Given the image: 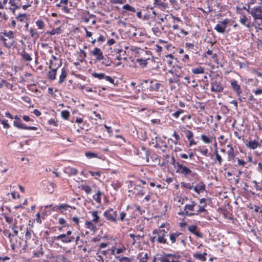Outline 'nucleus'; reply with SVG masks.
<instances>
[{
	"instance_id": "nucleus-1",
	"label": "nucleus",
	"mask_w": 262,
	"mask_h": 262,
	"mask_svg": "<svg viewBox=\"0 0 262 262\" xmlns=\"http://www.w3.org/2000/svg\"><path fill=\"white\" fill-rule=\"evenodd\" d=\"M254 18V25L256 29L262 31V6L255 7L249 12Z\"/></svg>"
},
{
	"instance_id": "nucleus-2",
	"label": "nucleus",
	"mask_w": 262,
	"mask_h": 262,
	"mask_svg": "<svg viewBox=\"0 0 262 262\" xmlns=\"http://www.w3.org/2000/svg\"><path fill=\"white\" fill-rule=\"evenodd\" d=\"M3 34L5 36L8 38V39L1 37V39L3 42L4 45L7 48H11L14 46L15 43V40L14 36V33L12 31H9L8 32L5 31L3 32Z\"/></svg>"
},
{
	"instance_id": "nucleus-3",
	"label": "nucleus",
	"mask_w": 262,
	"mask_h": 262,
	"mask_svg": "<svg viewBox=\"0 0 262 262\" xmlns=\"http://www.w3.org/2000/svg\"><path fill=\"white\" fill-rule=\"evenodd\" d=\"M138 151L137 154L140 163L144 164L148 163V151L144 147L142 146L140 149L138 150Z\"/></svg>"
},
{
	"instance_id": "nucleus-4",
	"label": "nucleus",
	"mask_w": 262,
	"mask_h": 262,
	"mask_svg": "<svg viewBox=\"0 0 262 262\" xmlns=\"http://www.w3.org/2000/svg\"><path fill=\"white\" fill-rule=\"evenodd\" d=\"M61 61H59V63L57 64V67L53 68V61L50 60V63L49 67L50 71L48 73V77L49 79L53 80L56 79L57 71L58 69L61 66Z\"/></svg>"
},
{
	"instance_id": "nucleus-5",
	"label": "nucleus",
	"mask_w": 262,
	"mask_h": 262,
	"mask_svg": "<svg viewBox=\"0 0 262 262\" xmlns=\"http://www.w3.org/2000/svg\"><path fill=\"white\" fill-rule=\"evenodd\" d=\"M104 216L106 219L113 223H116L118 216L117 212L113 209H109L104 213Z\"/></svg>"
},
{
	"instance_id": "nucleus-6",
	"label": "nucleus",
	"mask_w": 262,
	"mask_h": 262,
	"mask_svg": "<svg viewBox=\"0 0 262 262\" xmlns=\"http://www.w3.org/2000/svg\"><path fill=\"white\" fill-rule=\"evenodd\" d=\"M211 91L214 92H222L224 90V87L221 81L217 79H212L211 82Z\"/></svg>"
},
{
	"instance_id": "nucleus-7",
	"label": "nucleus",
	"mask_w": 262,
	"mask_h": 262,
	"mask_svg": "<svg viewBox=\"0 0 262 262\" xmlns=\"http://www.w3.org/2000/svg\"><path fill=\"white\" fill-rule=\"evenodd\" d=\"M177 167V172L184 174L186 177L189 176L192 172V171L187 167L183 166L179 162L176 163Z\"/></svg>"
},
{
	"instance_id": "nucleus-8",
	"label": "nucleus",
	"mask_w": 262,
	"mask_h": 262,
	"mask_svg": "<svg viewBox=\"0 0 262 262\" xmlns=\"http://www.w3.org/2000/svg\"><path fill=\"white\" fill-rule=\"evenodd\" d=\"M54 239L56 240L61 239L62 243H69L74 241L75 237L73 236H69L65 234H62L57 236H55Z\"/></svg>"
},
{
	"instance_id": "nucleus-9",
	"label": "nucleus",
	"mask_w": 262,
	"mask_h": 262,
	"mask_svg": "<svg viewBox=\"0 0 262 262\" xmlns=\"http://www.w3.org/2000/svg\"><path fill=\"white\" fill-rule=\"evenodd\" d=\"M229 23V20L227 19L221 21L219 24H217L215 27L216 30L219 33H224L225 31V29Z\"/></svg>"
},
{
	"instance_id": "nucleus-10",
	"label": "nucleus",
	"mask_w": 262,
	"mask_h": 262,
	"mask_svg": "<svg viewBox=\"0 0 262 262\" xmlns=\"http://www.w3.org/2000/svg\"><path fill=\"white\" fill-rule=\"evenodd\" d=\"M91 53L93 55L96 56L97 60H101L104 59V56L103 54L102 51L100 50V49L98 48H95L94 50L91 52Z\"/></svg>"
},
{
	"instance_id": "nucleus-11",
	"label": "nucleus",
	"mask_w": 262,
	"mask_h": 262,
	"mask_svg": "<svg viewBox=\"0 0 262 262\" xmlns=\"http://www.w3.org/2000/svg\"><path fill=\"white\" fill-rule=\"evenodd\" d=\"M232 88L236 92L237 95L239 96L242 93L240 85L237 83V82L235 80H231L230 81Z\"/></svg>"
},
{
	"instance_id": "nucleus-12",
	"label": "nucleus",
	"mask_w": 262,
	"mask_h": 262,
	"mask_svg": "<svg viewBox=\"0 0 262 262\" xmlns=\"http://www.w3.org/2000/svg\"><path fill=\"white\" fill-rule=\"evenodd\" d=\"M169 262H182V256L177 253L174 254L168 253Z\"/></svg>"
},
{
	"instance_id": "nucleus-13",
	"label": "nucleus",
	"mask_w": 262,
	"mask_h": 262,
	"mask_svg": "<svg viewBox=\"0 0 262 262\" xmlns=\"http://www.w3.org/2000/svg\"><path fill=\"white\" fill-rule=\"evenodd\" d=\"M259 145V143L255 140H250L248 143L246 144L247 147L252 149H256Z\"/></svg>"
},
{
	"instance_id": "nucleus-14",
	"label": "nucleus",
	"mask_w": 262,
	"mask_h": 262,
	"mask_svg": "<svg viewBox=\"0 0 262 262\" xmlns=\"http://www.w3.org/2000/svg\"><path fill=\"white\" fill-rule=\"evenodd\" d=\"M64 172L67 173L69 176H76L78 173V171L76 169L71 167H66L64 170Z\"/></svg>"
},
{
	"instance_id": "nucleus-15",
	"label": "nucleus",
	"mask_w": 262,
	"mask_h": 262,
	"mask_svg": "<svg viewBox=\"0 0 262 262\" xmlns=\"http://www.w3.org/2000/svg\"><path fill=\"white\" fill-rule=\"evenodd\" d=\"M14 125L17 128L24 129L26 125L21 122L20 119L17 116L14 117Z\"/></svg>"
},
{
	"instance_id": "nucleus-16",
	"label": "nucleus",
	"mask_w": 262,
	"mask_h": 262,
	"mask_svg": "<svg viewBox=\"0 0 262 262\" xmlns=\"http://www.w3.org/2000/svg\"><path fill=\"white\" fill-rule=\"evenodd\" d=\"M227 146L230 148V149L227 152L228 160L229 161H232L233 162H234V158L235 156L234 154L233 148L230 145H228Z\"/></svg>"
},
{
	"instance_id": "nucleus-17",
	"label": "nucleus",
	"mask_w": 262,
	"mask_h": 262,
	"mask_svg": "<svg viewBox=\"0 0 262 262\" xmlns=\"http://www.w3.org/2000/svg\"><path fill=\"white\" fill-rule=\"evenodd\" d=\"M33 233V231L31 230H28V229L26 230V233H25V245H24V247L23 248V249H25L26 247L27 246V243L28 241L31 239L32 238V234Z\"/></svg>"
},
{
	"instance_id": "nucleus-18",
	"label": "nucleus",
	"mask_w": 262,
	"mask_h": 262,
	"mask_svg": "<svg viewBox=\"0 0 262 262\" xmlns=\"http://www.w3.org/2000/svg\"><path fill=\"white\" fill-rule=\"evenodd\" d=\"M195 192L199 194L201 192L204 191L205 189V185L203 183L201 182L198 184L196 186L193 188Z\"/></svg>"
},
{
	"instance_id": "nucleus-19",
	"label": "nucleus",
	"mask_w": 262,
	"mask_h": 262,
	"mask_svg": "<svg viewBox=\"0 0 262 262\" xmlns=\"http://www.w3.org/2000/svg\"><path fill=\"white\" fill-rule=\"evenodd\" d=\"M207 255L206 253H194L193 256L198 259L202 261H205L206 260L205 256Z\"/></svg>"
},
{
	"instance_id": "nucleus-20",
	"label": "nucleus",
	"mask_w": 262,
	"mask_h": 262,
	"mask_svg": "<svg viewBox=\"0 0 262 262\" xmlns=\"http://www.w3.org/2000/svg\"><path fill=\"white\" fill-rule=\"evenodd\" d=\"M67 74L66 71V69L64 68H63L61 69V74L59 77V83H62L65 80L66 78L67 77Z\"/></svg>"
},
{
	"instance_id": "nucleus-21",
	"label": "nucleus",
	"mask_w": 262,
	"mask_h": 262,
	"mask_svg": "<svg viewBox=\"0 0 262 262\" xmlns=\"http://www.w3.org/2000/svg\"><path fill=\"white\" fill-rule=\"evenodd\" d=\"M182 235V234L180 232H175V233H172L170 234V239L171 242V243H174L176 241V239L177 237H178L180 235Z\"/></svg>"
},
{
	"instance_id": "nucleus-22",
	"label": "nucleus",
	"mask_w": 262,
	"mask_h": 262,
	"mask_svg": "<svg viewBox=\"0 0 262 262\" xmlns=\"http://www.w3.org/2000/svg\"><path fill=\"white\" fill-rule=\"evenodd\" d=\"M168 256V253H163L157 259L160 261V262H169V259Z\"/></svg>"
},
{
	"instance_id": "nucleus-23",
	"label": "nucleus",
	"mask_w": 262,
	"mask_h": 262,
	"mask_svg": "<svg viewBox=\"0 0 262 262\" xmlns=\"http://www.w3.org/2000/svg\"><path fill=\"white\" fill-rule=\"evenodd\" d=\"M192 73L194 74H203L204 73V68L199 67L192 69Z\"/></svg>"
},
{
	"instance_id": "nucleus-24",
	"label": "nucleus",
	"mask_w": 262,
	"mask_h": 262,
	"mask_svg": "<svg viewBox=\"0 0 262 262\" xmlns=\"http://www.w3.org/2000/svg\"><path fill=\"white\" fill-rule=\"evenodd\" d=\"M134 190H135V191L134 192L136 195H143L144 194V193L143 191L142 188L140 185H138V186H136V187H135Z\"/></svg>"
},
{
	"instance_id": "nucleus-25",
	"label": "nucleus",
	"mask_w": 262,
	"mask_h": 262,
	"mask_svg": "<svg viewBox=\"0 0 262 262\" xmlns=\"http://www.w3.org/2000/svg\"><path fill=\"white\" fill-rule=\"evenodd\" d=\"M116 258L119 260V262H131L133 260L132 258L127 257H120V256H116Z\"/></svg>"
},
{
	"instance_id": "nucleus-26",
	"label": "nucleus",
	"mask_w": 262,
	"mask_h": 262,
	"mask_svg": "<svg viewBox=\"0 0 262 262\" xmlns=\"http://www.w3.org/2000/svg\"><path fill=\"white\" fill-rule=\"evenodd\" d=\"M102 194V193L100 191L98 190L97 192L96 193V195H94L93 196V199L98 203L101 202V196Z\"/></svg>"
},
{
	"instance_id": "nucleus-27",
	"label": "nucleus",
	"mask_w": 262,
	"mask_h": 262,
	"mask_svg": "<svg viewBox=\"0 0 262 262\" xmlns=\"http://www.w3.org/2000/svg\"><path fill=\"white\" fill-rule=\"evenodd\" d=\"M43 254V252L41 247V245L39 247V249L38 251H33V255L35 257H39Z\"/></svg>"
},
{
	"instance_id": "nucleus-28",
	"label": "nucleus",
	"mask_w": 262,
	"mask_h": 262,
	"mask_svg": "<svg viewBox=\"0 0 262 262\" xmlns=\"http://www.w3.org/2000/svg\"><path fill=\"white\" fill-rule=\"evenodd\" d=\"M31 36L34 39H37L39 37V33L36 31L34 29L31 28L29 30Z\"/></svg>"
},
{
	"instance_id": "nucleus-29",
	"label": "nucleus",
	"mask_w": 262,
	"mask_h": 262,
	"mask_svg": "<svg viewBox=\"0 0 262 262\" xmlns=\"http://www.w3.org/2000/svg\"><path fill=\"white\" fill-rule=\"evenodd\" d=\"M21 57L26 61H30L32 59L31 56L26 52H24L23 53H22Z\"/></svg>"
},
{
	"instance_id": "nucleus-30",
	"label": "nucleus",
	"mask_w": 262,
	"mask_h": 262,
	"mask_svg": "<svg viewBox=\"0 0 262 262\" xmlns=\"http://www.w3.org/2000/svg\"><path fill=\"white\" fill-rule=\"evenodd\" d=\"M92 75L93 77L98 78L100 80L104 79L105 75L104 73H92Z\"/></svg>"
},
{
	"instance_id": "nucleus-31",
	"label": "nucleus",
	"mask_w": 262,
	"mask_h": 262,
	"mask_svg": "<svg viewBox=\"0 0 262 262\" xmlns=\"http://www.w3.org/2000/svg\"><path fill=\"white\" fill-rule=\"evenodd\" d=\"M18 220H19L20 221L21 220V219L20 218L19 215L17 216V219H15L14 223L13 224L12 229H17L18 228L19 223Z\"/></svg>"
},
{
	"instance_id": "nucleus-32",
	"label": "nucleus",
	"mask_w": 262,
	"mask_h": 262,
	"mask_svg": "<svg viewBox=\"0 0 262 262\" xmlns=\"http://www.w3.org/2000/svg\"><path fill=\"white\" fill-rule=\"evenodd\" d=\"M98 214V212L97 211H93L92 213V216L93 217L92 221L94 223H97L99 219V217Z\"/></svg>"
},
{
	"instance_id": "nucleus-33",
	"label": "nucleus",
	"mask_w": 262,
	"mask_h": 262,
	"mask_svg": "<svg viewBox=\"0 0 262 262\" xmlns=\"http://www.w3.org/2000/svg\"><path fill=\"white\" fill-rule=\"evenodd\" d=\"M195 203L194 202H192L191 204H186L185 206L184 210L186 211V210L192 211L194 209V207L195 206Z\"/></svg>"
},
{
	"instance_id": "nucleus-34",
	"label": "nucleus",
	"mask_w": 262,
	"mask_h": 262,
	"mask_svg": "<svg viewBox=\"0 0 262 262\" xmlns=\"http://www.w3.org/2000/svg\"><path fill=\"white\" fill-rule=\"evenodd\" d=\"M4 234H5L6 236H7L9 238L10 242L11 243V247H12V249H14V246H15V244L12 242V238L14 237V235H11L10 233H8V232H4Z\"/></svg>"
},
{
	"instance_id": "nucleus-35",
	"label": "nucleus",
	"mask_w": 262,
	"mask_h": 262,
	"mask_svg": "<svg viewBox=\"0 0 262 262\" xmlns=\"http://www.w3.org/2000/svg\"><path fill=\"white\" fill-rule=\"evenodd\" d=\"M184 113V111L181 108H179L177 112L172 114V116L176 119L180 117V115Z\"/></svg>"
},
{
	"instance_id": "nucleus-36",
	"label": "nucleus",
	"mask_w": 262,
	"mask_h": 262,
	"mask_svg": "<svg viewBox=\"0 0 262 262\" xmlns=\"http://www.w3.org/2000/svg\"><path fill=\"white\" fill-rule=\"evenodd\" d=\"M123 9H125L126 10L130 11V12H136L135 8H134L133 7L131 6H130L128 4H126V5H125L124 6H123Z\"/></svg>"
},
{
	"instance_id": "nucleus-37",
	"label": "nucleus",
	"mask_w": 262,
	"mask_h": 262,
	"mask_svg": "<svg viewBox=\"0 0 262 262\" xmlns=\"http://www.w3.org/2000/svg\"><path fill=\"white\" fill-rule=\"evenodd\" d=\"M81 189L84 190L87 194L91 193L92 189L89 185H82Z\"/></svg>"
},
{
	"instance_id": "nucleus-38",
	"label": "nucleus",
	"mask_w": 262,
	"mask_h": 262,
	"mask_svg": "<svg viewBox=\"0 0 262 262\" xmlns=\"http://www.w3.org/2000/svg\"><path fill=\"white\" fill-rule=\"evenodd\" d=\"M215 154L216 156V159L217 161L219 164L221 165L222 164L223 160L221 156L219 154L217 149L215 150Z\"/></svg>"
},
{
	"instance_id": "nucleus-39",
	"label": "nucleus",
	"mask_w": 262,
	"mask_h": 262,
	"mask_svg": "<svg viewBox=\"0 0 262 262\" xmlns=\"http://www.w3.org/2000/svg\"><path fill=\"white\" fill-rule=\"evenodd\" d=\"M85 156L88 158H89V159L97 157V155L96 154H95L94 152H85Z\"/></svg>"
},
{
	"instance_id": "nucleus-40",
	"label": "nucleus",
	"mask_w": 262,
	"mask_h": 262,
	"mask_svg": "<svg viewBox=\"0 0 262 262\" xmlns=\"http://www.w3.org/2000/svg\"><path fill=\"white\" fill-rule=\"evenodd\" d=\"M61 117L64 119H68L70 116V112L68 111H63L61 113Z\"/></svg>"
},
{
	"instance_id": "nucleus-41",
	"label": "nucleus",
	"mask_w": 262,
	"mask_h": 262,
	"mask_svg": "<svg viewBox=\"0 0 262 262\" xmlns=\"http://www.w3.org/2000/svg\"><path fill=\"white\" fill-rule=\"evenodd\" d=\"M172 136L174 137L175 138H176V141H173L171 139H169L168 140V141H172V142L175 144V145H177V141L178 140L180 139V136L179 135L176 133V132H174L173 135H172Z\"/></svg>"
},
{
	"instance_id": "nucleus-42",
	"label": "nucleus",
	"mask_w": 262,
	"mask_h": 262,
	"mask_svg": "<svg viewBox=\"0 0 262 262\" xmlns=\"http://www.w3.org/2000/svg\"><path fill=\"white\" fill-rule=\"evenodd\" d=\"M79 53L80 54V57L81 59H80L81 62H82L84 58L86 57V53L82 50L80 49Z\"/></svg>"
},
{
	"instance_id": "nucleus-43",
	"label": "nucleus",
	"mask_w": 262,
	"mask_h": 262,
	"mask_svg": "<svg viewBox=\"0 0 262 262\" xmlns=\"http://www.w3.org/2000/svg\"><path fill=\"white\" fill-rule=\"evenodd\" d=\"M181 186L190 190L193 188V186L191 185V184L184 182L181 183Z\"/></svg>"
},
{
	"instance_id": "nucleus-44",
	"label": "nucleus",
	"mask_w": 262,
	"mask_h": 262,
	"mask_svg": "<svg viewBox=\"0 0 262 262\" xmlns=\"http://www.w3.org/2000/svg\"><path fill=\"white\" fill-rule=\"evenodd\" d=\"M247 21V18L245 15L241 17L239 19V21L243 25H246L247 27H249V24H246V21Z\"/></svg>"
},
{
	"instance_id": "nucleus-45",
	"label": "nucleus",
	"mask_w": 262,
	"mask_h": 262,
	"mask_svg": "<svg viewBox=\"0 0 262 262\" xmlns=\"http://www.w3.org/2000/svg\"><path fill=\"white\" fill-rule=\"evenodd\" d=\"M201 139L206 143H210L211 142V140L204 135L201 136Z\"/></svg>"
},
{
	"instance_id": "nucleus-46",
	"label": "nucleus",
	"mask_w": 262,
	"mask_h": 262,
	"mask_svg": "<svg viewBox=\"0 0 262 262\" xmlns=\"http://www.w3.org/2000/svg\"><path fill=\"white\" fill-rule=\"evenodd\" d=\"M160 86V83H155L154 84L150 86V90L158 91L159 89Z\"/></svg>"
},
{
	"instance_id": "nucleus-47",
	"label": "nucleus",
	"mask_w": 262,
	"mask_h": 262,
	"mask_svg": "<svg viewBox=\"0 0 262 262\" xmlns=\"http://www.w3.org/2000/svg\"><path fill=\"white\" fill-rule=\"evenodd\" d=\"M36 24L38 29H41L44 27V23L42 20H38L36 21Z\"/></svg>"
},
{
	"instance_id": "nucleus-48",
	"label": "nucleus",
	"mask_w": 262,
	"mask_h": 262,
	"mask_svg": "<svg viewBox=\"0 0 262 262\" xmlns=\"http://www.w3.org/2000/svg\"><path fill=\"white\" fill-rule=\"evenodd\" d=\"M185 135L188 140H190L193 136V134L190 130L185 131Z\"/></svg>"
},
{
	"instance_id": "nucleus-49",
	"label": "nucleus",
	"mask_w": 262,
	"mask_h": 262,
	"mask_svg": "<svg viewBox=\"0 0 262 262\" xmlns=\"http://www.w3.org/2000/svg\"><path fill=\"white\" fill-rule=\"evenodd\" d=\"M1 123L3 125V127L6 128H9L10 127L9 124L7 123V120L5 119L0 120Z\"/></svg>"
},
{
	"instance_id": "nucleus-50",
	"label": "nucleus",
	"mask_w": 262,
	"mask_h": 262,
	"mask_svg": "<svg viewBox=\"0 0 262 262\" xmlns=\"http://www.w3.org/2000/svg\"><path fill=\"white\" fill-rule=\"evenodd\" d=\"M207 204L205 203L204 206H199V209L197 211V212L196 213L199 214V212H203L206 211V209H205V207H206Z\"/></svg>"
},
{
	"instance_id": "nucleus-51",
	"label": "nucleus",
	"mask_w": 262,
	"mask_h": 262,
	"mask_svg": "<svg viewBox=\"0 0 262 262\" xmlns=\"http://www.w3.org/2000/svg\"><path fill=\"white\" fill-rule=\"evenodd\" d=\"M196 229L197 226L195 225L190 226L188 227V230L192 233H194L196 231Z\"/></svg>"
},
{
	"instance_id": "nucleus-52",
	"label": "nucleus",
	"mask_w": 262,
	"mask_h": 262,
	"mask_svg": "<svg viewBox=\"0 0 262 262\" xmlns=\"http://www.w3.org/2000/svg\"><path fill=\"white\" fill-rule=\"evenodd\" d=\"M71 207L70 206L65 204H62L58 206H57V209H63L66 210L68 208Z\"/></svg>"
},
{
	"instance_id": "nucleus-53",
	"label": "nucleus",
	"mask_w": 262,
	"mask_h": 262,
	"mask_svg": "<svg viewBox=\"0 0 262 262\" xmlns=\"http://www.w3.org/2000/svg\"><path fill=\"white\" fill-rule=\"evenodd\" d=\"M180 215H186L187 216H192L193 215H198V213H189L188 211H185V212H180L179 213Z\"/></svg>"
},
{
	"instance_id": "nucleus-54",
	"label": "nucleus",
	"mask_w": 262,
	"mask_h": 262,
	"mask_svg": "<svg viewBox=\"0 0 262 262\" xmlns=\"http://www.w3.org/2000/svg\"><path fill=\"white\" fill-rule=\"evenodd\" d=\"M148 258V254L147 253H146L144 256L141 257L140 259V262H147V259Z\"/></svg>"
},
{
	"instance_id": "nucleus-55",
	"label": "nucleus",
	"mask_w": 262,
	"mask_h": 262,
	"mask_svg": "<svg viewBox=\"0 0 262 262\" xmlns=\"http://www.w3.org/2000/svg\"><path fill=\"white\" fill-rule=\"evenodd\" d=\"M104 79L106 81H109L110 83H111L112 84H114V79L112 77L105 75Z\"/></svg>"
},
{
	"instance_id": "nucleus-56",
	"label": "nucleus",
	"mask_w": 262,
	"mask_h": 262,
	"mask_svg": "<svg viewBox=\"0 0 262 262\" xmlns=\"http://www.w3.org/2000/svg\"><path fill=\"white\" fill-rule=\"evenodd\" d=\"M237 162H238V166H244L246 164V162L245 161L241 160L239 158H237Z\"/></svg>"
},
{
	"instance_id": "nucleus-57",
	"label": "nucleus",
	"mask_w": 262,
	"mask_h": 262,
	"mask_svg": "<svg viewBox=\"0 0 262 262\" xmlns=\"http://www.w3.org/2000/svg\"><path fill=\"white\" fill-rule=\"evenodd\" d=\"M158 241L161 243L165 244L166 243V239L165 238H164L163 236H159L158 238Z\"/></svg>"
},
{
	"instance_id": "nucleus-58",
	"label": "nucleus",
	"mask_w": 262,
	"mask_h": 262,
	"mask_svg": "<svg viewBox=\"0 0 262 262\" xmlns=\"http://www.w3.org/2000/svg\"><path fill=\"white\" fill-rule=\"evenodd\" d=\"M85 225L87 226V227L89 229H92L94 227L93 224L92 223V222H89V221H86L85 222Z\"/></svg>"
},
{
	"instance_id": "nucleus-59",
	"label": "nucleus",
	"mask_w": 262,
	"mask_h": 262,
	"mask_svg": "<svg viewBox=\"0 0 262 262\" xmlns=\"http://www.w3.org/2000/svg\"><path fill=\"white\" fill-rule=\"evenodd\" d=\"M90 173L91 174V175L93 177H95V176H100V172H94V171H89Z\"/></svg>"
},
{
	"instance_id": "nucleus-60",
	"label": "nucleus",
	"mask_w": 262,
	"mask_h": 262,
	"mask_svg": "<svg viewBox=\"0 0 262 262\" xmlns=\"http://www.w3.org/2000/svg\"><path fill=\"white\" fill-rule=\"evenodd\" d=\"M5 219L6 222L9 224L12 223L13 222V219L8 216H5Z\"/></svg>"
},
{
	"instance_id": "nucleus-61",
	"label": "nucleus",
	"mask_w": 262,
	"mask_h": 262,
	"mask_svg": "<svg viewBox=\"0 0 262 262\" xmlns=\"http://www.w3.org/2000/svg\"><path fill=\"white\" fill-rule=\"evenodd\" d=\"M201 154H202L204 156H207L208 154V149L207 148H202L200 150Z\"/></svg>"
},
{
	"instance_id": "nucleus-62",
	"label": "nucleus",
	"mask_w": 262,
	"mask_h": 262,
	"mask_svg": "<svg viewBox=\"0 0 262 262\" xmlns=\"http://www.w3.org/2000/svg\"><path fill=\"white\" fill-rule=\"evenodd\" d=\"M113 3L122 4L125 2V0H113Z\"/></svg>"
},
{
	"instance_id": "nucleus-63",
	"label": "nucleus",
	"mask_w": 262,
	"mask_h": 262,
	"mask_svg": "<svg viewBox=\"0 0 262 262\" xmlns=\"http://www.w3.org/2000/svg\"><path fill=\"white\" fill-rule=\"evenodd\" d=\"M126 213L125 212H121L120 213V220L121 221H123L124 220V218L126 216Z\"/></svg>"
},
{
	"instance_id": "nucleus-64",
	"label": "nucleus",
	"mask_w": 262,
	"mask_h": 262,
	"mask_svg": "<svg viewBox=\"0 0 262 262\" xmlns=\"http://www.w3.org/2000/svg\"><path fill=\"white\" fill-rule=\"evenodd\" d=\"M258 171L262 174V164L258 163Z\"/></svg>"
}]
</instances>
